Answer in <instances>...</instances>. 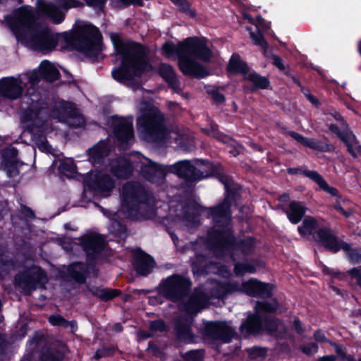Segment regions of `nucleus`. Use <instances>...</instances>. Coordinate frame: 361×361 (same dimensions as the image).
Returning <instances> with one entry per match:
<instances>
[{"instance_id":"a211bd4d","label":"nucleus","mask_w":361,"mask_h":361,"mask_svg":"<svg viewBox=\"0 0 361 361\" xmlns=\"http://www.w3.org/2000/svg\"><path fill=\"white\" fill-rule=\"evenodd\" d=\"M111 126L114 135L121 144L128 143L133 139L132 117L124 118L114 116L111 118Z\"/></svg>"},{"instance_id":"603ef678","label":"nucleus","mask_w":361,"mask_h":361,"mask_svg":"<svg viewBox=\"0 0 361 361\" xmlns=\"http://www.w3.org/2000/svg\"><path fill=\"white\" fill-rule=\"evenodd\" d=\"M59 6L66 11L71 8H77L83 6V4L78 0H59Z\"/></svg>"},{"instance_id":"0eeeda50","label":"nucleus","mask_w":361,"mask_h":361,"mask_svg":"<svg viewBox=\"0 0 361 361\" xmlns=\"http://www.w3.org/2000/svg\"><path fill=\"white\" fill-rule=\"evenodd\" d=\"M61 37L75 49L89 56H97L101 51V34L91 25L80 26L74 32H64Z\"/></svg>"},{"instance_id":"0e129e2a","label":"nucleus","mask_w":361,"mask_h":361,"mask_svg":"<svg viewBox=\"0 0 361 361\" xmlns=\"http://www.w3.org/2000/svg\"><path fill=\"white\" fill-rule=\"evenodd\" d=\"M319 187L326 192L331 194L333 196H336L338 193V190L334 188L329 185V184L324 180L322 183L319 185Z\"/></svg>"},{"instance_id":"4d7b16f0","label":"nucleus","mask_w":361,"mask_h":361,"mask_svg":"<svg viewBox=\"0 0 361 361\" xmlns=\"http://www.w3.org/2000/svg\"><path fill=\"white\" fill-rule=\"evenodd\" d=\"M267 350L264 348L255 347L250 350V356L252 359L258 357H264L267 355Z\"/></svg>"},{"instance_id":"e2e57ef3","label":"nucleus","mask_w":361,"mask_h":361,"mask_svg":"<svg viewBox=\"0 0 361 361\" xmlns=\"http://www.w3.org/2000/svg\"><path fill=\"white\" fill-rule=\"evenodd\" d=\"M206 258L202 255H197L195 259L192 260V265L196 267L197 269H201L204 267V262Z\"/></svg>"},{"instance_id":"423d86ee","label":"nucleus","mask_w":361,"mask_h":361,"mask_svg":"<svg viewBox=\"0 0 361 361\" xmlns=\"http://www.w3.org/2000/svg\"><path fill=\"white\" fill-rule=\"evenodd\" d=\"M240 289L238 282L220 283L211 279L207 282L204 289L200 287L194 290L183 308L188 314H196L207 305L210 298H221L228 294L238 292Z\"/></svg>"},{"instance_id":"6e6d98bb","label":"nucleus","mask_w":361,"mask_h":361,"mask_svg":"<svg viewBox=\"0 0 361 361\" xmlns=\"http://www.w3.org/2000/svg\"><path fill=\"white\" fill-rule=\"evenodd\" d=\"M114 348L111 346H103L98 349L94 356L96 360H98L102 357L110 355L113 353Z\"/></svg>"},{"instance_id":"49530a36","label":"nucleus","mask_w":361,"mask_h":361,"mask_svg":"<svg viewBox=\"0 0 361 361\" xmlns=\"http://www.w3.org/2000/svg\"><path fill=\"white\" fill-rule=\"evenodd\" d=\"M256 268L251 264L236 263L234 272L236 275H243L245 273H255Z\"/></svg>"},{"instance_id":"b1692460","label":"nucleus","mask_w":361,"mask_h":361,"mask_svg":"<svg viewBox=\"0 0 361 361\" xmlns=\"http://www.w3.org/2000/svg\"><path fill=\"white\" fill-rule=\"evenodd\" d=\"M37 5L39 12L46 16L53 23L59 24L63 21L65 13L56 4L50 1L39 0Z\"/></svg>"},{"instance_id":"4c0bfd02","label":"nucleus","mask_w":361,"mask_h":361,"mask_svg":"<svg viewBox=\"0 0 361 361\" xmlns=\"http://www.w3.org/2000/svg\"><path fill=\"white\" fill-rule=\"evenodd\" d=\"M317 228V220L312 216H306L302 225L298 226V230L300 235L305 236L312 234Z\"/></svg>"},{"instance_id":"7ed1b4c3","label":"nucleus","mask_w":361,"mask_h":361,"mask_svg":"<svg viewBox=\"0 0 361 361\" xmlns=\"http://www.w3.org/2000/svg\"><path fill=\"white\" fill-rule=\"evenodd\" d=\"M162 51L168 56L177 54L179 68L184 75L200 78L208 75L207 71L197 61L208 62L212 56V52L204 40L198 37H188L177 47L167 42L164 44Z\"/></svg>"},{"instance_id":"aec40b11","label":"nucleus","mask_w":361,"mask_h":361,"mask_svg":"<svg viewBox=\"0 0 361 361\" xmlns=\"http://www.w3.org/2000/svg\"><path fill=\"white\" fill-rule=\"evenodd\" d=\"M206 334L211 338L228 343L235 335L234 330L225 322H209L205 326Z\"/></svg>"},{"instance_id":"5701e85b","label":"nucleus","mask_w":361,"mask_h":361,"mask_svg":"<svg viewBox=\"0 0 361 361\" xmlns=\"http://www.w3.org/2000/svg\"><path fill=\"white\" fill-rule=\"evenodd\" d=\"M316 241L319 242L326 249L332 252H337L341 248L343 241H338L337 238L332 233L331 231L327 228H322L317 231L313 235Z\"/></svg>"},{"instance_id":"13d9d810","label":"nucleus","mask_w":361,"mask_h":361,"mask_svg":"<svg viewBox=\"0 0 361 361\" xmlns=\"http://www.w3.org/2000/svg\"><path fill=\"white\" fill-rule=\"evenodd\" d=\"M149 329L152 331H158L162 332L166 331V326L163 320L159 319L150 322Z\"/></svg>"},{"instance_id":"2f4dec72","label":"nucleus","mask_w":361,"mask_h":361,"mask_svg":"<svg viewBox=\"0 0 361 361\" xmlns=\"http://www.w3.org/2000/svg\"><path fill=\"white\" fill-rule=\"evenodd\" d=\"M88 267L81 262H75L69 265L68 275L77 283H84L86 281V275Z\"/></svg>"},{"instance_id":"4468645a","label":"nucleus","mask_w":361,"mask_h":361,"mask_svg":"<svg viewBox=\"0 0 361 361\" xmlns=\"http://www.w3.org/2000/svg\"><path fill=\"white\" fill-rule=\"evenodd\" d=\"M78 240L89 262H97L102 258V252L106 247V243L101 235L88 234L81 237Z\"/></svg>"},{"instance_id":"e433bc0d","label":"nucleus","mask_w":361,"mask_h":361,"mask_svg":"<svg viewBox=\"0 0 361 361\" xmlns=\"http://www.w3.org/2000/svg\"><path fill=\"white\" fill-rule=\"evenodd\" d=\"M227 69L229 72L242 73L245 76L248 73V67L240 60L238 54H233L231 56Z\"/></svg>"},{"instance_id":"dca6fc26","label":"nucleus","mask_w":361,"mask_h":361,"mask_svg":"<svg viewBox=\"0 0 361 361\" xmlns=\"http://www.w3.org/2000/svg\"><path fill=\"white\" fill-rule=\"evenodd\" d=\"M85 184L103 197H108L114 188V181L111 176L103 172L91 173L85 180Z\"/></svg>"},{"instance_id":"9d476101","label":"nucleus","mask_w":361,"mask_h":361,"mask_svg":"<svg viewBox=\"0 0 361 361\" xmlns=\"http://www.w3.org/2000/svg\"><path fill=\"white\" fill-rule=\"evenodd\" d=\"M191 282L187 278L174 274L164 280L160 285V293L173 302H178L188 295Z\"/></svg>"},{"instance_id":"774afa93","label":"nucleus","mask_w":361,"mask_h":361,"mask_svg":"<svg viewBox=\"0 0 361 361\" xmlns=\"http://www.w3.org/2000/svg\"><path fill=\"white\" fill-rule=\"evenodd\" d=\"M336 353L340 355L341 356L344 360H345L346 361H361V359H359L358 360H356L353 357H352L351 355H347L343 350L342 349L338 346V345H336Z\"/></svg>"},{"instance_id":"8fccbe9b","label":"nucleus","mask_w":361,"mask_h":361,"mask_svg":"<svg viewBox=\"0 0 361 361\" xmlns=\"http://www.w3.org/2000/svg\"><path fill=\"white\" fill-rule=\"evenodd\" d=\"M207 92L212 96V99L216 104H222L225 102V97L219 92V88L216 87H209L207 88Z\"/></svg>"},{"instance_id":"f257e3e1","label":"nucleus","mask_w":361,"mask_h":361,"mask_svg":"<svg viewBox=\"0 0 361 361\" xmlns=\"http://www.w3.org/2000/svg\"><path fill=\"white\" fill-rule=\"evenodd\" d=\"M9 25L18 41L33 49L48 53L58 44V34L46 25L35 24L32 7L26 6L15 10Z\"/></svg>"},{"instance_id":"1a4fd4ad","label":"nucleus","mask_w":361,"mask_h":361,"mask_svg":"<svg viewBox=\"0 0 361 361\" xmlns=\"http://www.w3.org/2000/svg\"><path fill=\"white\" fill-rule=\"evenodd\" d=\"M47 111L44 109L35 111L32 109L26 110L24 113L23 121L26 127L30 130L32 140L37 147L43 152L51 153L52 147L47 142L44 135L45 122L44 114Z\"/></svg>"},{"instance_id":"39448f33","label":"nucleus","mask_w":361,"mask_h":361,"mask_svg":"<svg viewBox=\"0 0 361 361\" xmlns=\"http://www.w3.org/2000/svg\"><path fill=\"white\" fill-rule=\"evenodd\" d=\"M123 212L130 218L152 219L156 212L150 206L151 200L147 197L144 187L138 182H127L122 188Z\"/></svg>"},{"instance_id":"473e14b6","label":"nucleus","mask_w":361,"mask_h":361,"mask_svg":"<svg viewBox=\"0 0 361 361\" xmlns=\"http://www.w3.org/2000/svg\"><path fill=\"white\" fill-rule=\"evenodd\" d=\"M183 224L191 231L199 226L198 212L193 207H185L183 208Z\"/></svg>"},{"instance_id":"338daca9","label":"nucleus","mask_w":361,"mask_h":361,"mask_svg":"<svg viewBox=\"0 0 361 361\" xmlns=\"http://www.w3.org/2000/svg\"><path fill=\"white\" fill-rule=\"evenodd\" d=\"M287 135L290 136L292 138L295 140L297 142L300 143L301 145H304V142H305L306 137H303L302 135L294 132V131H288L287 132Z\"/></svg>"},{"instance_id":"c85d7f7f","label":"nucleus","mask_w":361,"mask_h":361,"mask_svg":"<svg viewBox=\"0 0 361 361\" xmlns=\"http://www.w3.org/2000/svg\"><path fill=\"white\" fill-rule=\"evenodd\" d=\"M159 71L161 76L169 83L173 90L180 93V84L172 66L166 63H161L159 66Z\"/></svg>"},{"instance_id":"f704fd0d","label":"nucleus","mask_w":361,"mask_h":361,"mask_svg":"<svg viewBox=\"0 0 361 361\" xmlns=\"http://www.w3.org/2000/svg\"><path fill=\"white\" fill-rule=\"evenodd\" d=\"M89 153L92 163H100L102 159L108 155L109 148L106 143L99 142L90 149Z\"/></svg>"},{"instance_id":"f8f14e48","label":"nucleus","mask_w":361,"mask_h":361,"mask_svg":"<svg viewBox=\"0 0 361 361\" xmlns=\"http://www.w3.org/2000/svg\"><path fill=\"white\" fill-rule=\"evenodd\" d=\"M207 167V166L202 162L195 166L190 161L185 160L169 166V171L188 180L193 181L210 176L212 171H207L205 169Z\"/></svg>"},{"instance_id":"4be33fe9","label":"nucleus","mask_w":361,"mask_h":361,"mask_svg":"<svg viewBox=\"0 0 361 361\" xmlns=\"http://www.w3.org/2000/svg\"><path fill=\"white\" fill-rule=\"evenodd\" d=\"M18 150L15 147H8L2 152V167L9 177L18 174V169L23 163L18 158Z\"/></svg>"},{"instance_id":"09e8293b","label":"nucleus","mask_w":361,"mask_h":361,"mask_svg":"<svg viewBox=\"0 0 361 361\" xmlns=\"http://www.w3.org/2000/svg\"><path fill=\"white\" fill-rule=\"evenodd\" d=\"M204 350H190L183 356L185 361H203Z\"/></svg>"},{"instance_id":"58836bf2","label":"nucleus","mask_w":361,"mask_h":361,"mask_svg":"<svg viewBox=\"0 0 361 361\" xmlns=\"http://www.w3.org/2000/svg\"><path fill=\"white\" fill-rule=\"evenodd\" d=\"M88 290L92 293L93 295H97L98 298L103 300H111L120 294L118 290H108L99 288H87Z\"/></svg>"},{"instance_id":"37998d69","label":"nucleus","mask_w":361,"mask_h":361,"mask_svg":"<svg viewBox=\"0 0 361 361\" xmlns=\"http://www.w3.org/2000/svg\"><path fill=\"white\" fill-rule=\"evenodd\" d=\"M49 321L51 324L54 326H60L64 327H68L70 326L72 329L76 326V324L75 322H69L59 314L50 316L49 318Z\"/></svg>"},{"instance_id":"680f3d73","label":"nucleus","mask_w":361,"mask_h":361,"mask_svg":"<svg viewBox=\"0 0 361 361\" xmlns=\"http://www.w3.org/2000/svg\"><path fill=\"white\" fill-rule=\"evenodd\" d=\"M348 273L356 280L357 285L361 287V267L353 268Z\"/></svg>"},{"instance_id":"052dcab7","label":"nucleus","mask_w":361,"mask_h":361,"mask_svg":"<svg viewBox=\"0 0 361 361\" xmlns=\"http://www.w3.org/2000/svg\"><path fill=\"white\" fill-rule=\"evenodd\" d=\"M280 325L281 322L278 319H267L265 324L266 328L271 332L277 331Z\"/></svg>"},{"instance_id":"79ce46f5","label":"nucleus","mask_w":361,"mask_h":361,"mask_svg":"<svg viewBox=\"0 0 361 361\" xmlns=\"http://www.w3.org/2000/svg\"><path fill=\"white\" fill-rule=\"evenodd\" d=\"M244 77L245 79L252 82L258 88L265 89L269 83L267 78L262 77L256 73H247Z\"/></svg>"},{"instance_id":"72a5a7b5","label":"nucleus","mask_w":361,"mask_h":361,"mask_svg":"<svg viewBox=\"0 0 361 361\" xmlns=\"http://www.w3.org/2000/svg\"><path fill=\"white\" fill-rule=\"evenodd\" d=\"M40 73L45 80L52 82L58 79L59 72L57 68L49 61H44L41 63Z\"/></svg>"},{"instance_id":"5fc2aeb1","label":"nucleus","mask_w":361,"mask_h":361,"mask_svg":"<svg viewBox=\"0 0 361 361\" xmlns=\"http://www.w3.org/2000/svg\"><path fill=\"white\" fill-rule=\"evenodd\" d=\"M111 232L120 237L125 235L126 229L124 226L119 222L112 221L111 225Z\"/></svg>"},{"instance_id":"c756f323","label":"nucleus","mask_w":361,"mask_h":361,"mask_svg":"<svg viewBox=\"0 0 361 361\" xmlns=\"http://www.w3.org/2000/svg\"><path fill=\"white\" fill-rule=\"evenodd\" d=\"M306 207L300 202L292 201L286 211L288 219L292 224L299 223L306 212Z\"/></svg>"},{"instance_id":"6ab92c4d","label":"nucleus","mask_w":361,"mask_h":361,"mask_svg":"<svg viewBox=\"0 0 361 361\" xmlns=\"http://www.w3.org/2000/svg\"><path fill=\"white\" fill-rule=\"evenodd\" d=\"M168 171L169 166L159 165L148 159L145 158L140 163L142 176L152 183H158L163 180Z\"/></svg>"},{"instance_id":"cd10ccee","label":"nucleus","mask_w":361,"mask_h":361,"mask_svg":"<svg viewBox=\"0 0 361 361\" xmlns=\"http://www.w3.org/2000/svg\"><path fill=\"white\" fill-rule=\"evenodd\" d=\"M255 25L257 29V32H253L251 28L247 27V30L250 32V37L252 38L255 45L260 46L264 50H266L267 47V43L264 40L262 32L269 29L270 26L269 23H267L261 16L257 17Z\"/></svg>"},{"instance_id":"bf43d9fd","label":"nucleus","mask_w":361,"mask_h":361,"mask_svg":"<svg viewBox=\"0 0 361 361\" xmlns=\"http://www.w3.org/2000/svg\"><path fill=\"white\" fill-rule=\"evenodd\" d=\"M300 349L302 350V353H304L307 355H312L317 352V345L311 343L308 344L307 345H302L300 347Z\"/></svg>"},{"instance_id":"de8ad7c7","label":"nucleus","mask_w":361,"mask_h":361,"mask_svg":"<svg viewBox=\"0 0 361 361\" xmlns=\"http://www.w3.org/2000/svg\"><path fill=\"white\" fill-rule=\"evenodd\" d=\"M62 357L61 352L49 350L42 354L41 361H61Z\"/></svg>"},{"instance_id":"ddd939ff","label":"nucleus","mask_w":361,"mask_h":361,"mask_svg":"<svg viewBox=\"0 0 361 361\" xmlns=\"http://www.w3.org/2000/svg\"><path fill=\"white\" fill-rule=\"evenodd\" d=\"M255 310L256 314L249 316L246 321L241 324V332L245 336L259 332L262 329V322L259 314L261 312H275L276 306L275 303L257 302L255 305Z\"/></svg>"},{"instance_id":"393cba45","label":"nucleus","mask_w":361,"mask_h":361,"mask_svg":"<svg viewBox=\"0 0 361 361\" xmlns=\"http://www.w3.org/2000/svg\"><path fill=\"white\" fill-rule=\"evenodd\" d=\"M191 318L189 317H178L175 320V333L177 338L183 342H191L193 334L190 329Z\"/></svg>"},{"instance_id":"a18cd8bd","label":"nucleus","mask_w":361,"mask_h":361,"mask_svg":"<svg viewBox=\"0 0 361 361\" xmlns=\"http://www.w3.org/2000/svg\"><path fill=\"white\" fill-rule=\"evenodd\" d=\"M174 4H176L179 10L191 17L196 16L195 11L191 8L190 4L187 0H171Z\"/></svg>"},{"instance_id":"f3484780","label":"nucleus","mask_w":361,"mask_h":361,"mask_svg":"<svg viewBox=\"0 0 361 361\" xmlns=\"http://www.w3.org/2000/svg\"><path fill=\"white\" fill-rule=\"evenodd\" d=\"M53 117L72 128H79L84 124V118L79 114L75 105L69 102H61L59 109L54 111Z\"/></svg>"},{"instance_id":"ea45409f","label":"nucleus","mask_w":361,"mask_h":361,"mask_svg":"<svg viewBox=\"0 0 361 361\" xmlns=\"http://www.w3.org/2000/svg\"><path fill=\"white\" fill-rule=\"evenodd\" d=\"M303 145L310 149L320 152H331L334 149L333 145L327 142H322L319 140L307 137Z\"/></svg>"},{"instance_id":"9b49d317","label":"nucleus","mask_w":361,"mask_h":361,"mask_svg":"<svg viewBox=\"0 0 361 361\" xmlns=\"http://www.w3.org/2000/svg\"><path fill=\"white\" fill-rule=\"evenodd\" d=\"M47 281L46 274L37 267L27 269L15 277L16 285L27 293L36 288H44Z\"/></svg>"},{"instance_id":"a878e982","label":"nucleus","mask_w":361,"mask_h":361,"mask_svg":"<svg viewBox=\"0 0 361 361\" xmlns=\"http://www.w3.org/2000/svg\"><path fill=\"white\" fill-rule=\"evenodd\" d=\"M133 264L137 273L145 276L152 271L155 262L149 255L139 252L135 255Z\"/></svg>"},{"instance_id":"69168bd1","label":"nucleus","mask_w":361,"mask_h":361,"mask_svg":"<svg viewBox=\"0 0 361 361\" xmlns=\"http://www.w3.org/2000/svg\"><path fill=\"white\" fill-rule=\"evenodd\" d=\"M60 169L63 171L73 172L75 171L74 164L71 161H66L61 164Z\"/></svg>"},{"instance_id":"bb28decb","label":"nucleus","mask_w":361,"mask_h":361,"mask_svg":"<svg viewBox=\"0 0 361 361\" xmlns=\"http://www.w3.org/2000/svg\"><path fill=\"white\" fill-rule=\"evenodd\" d=\"M109 170L118 178H128L132 173L133 167L128 160L123 157H118L111 161Z\"/></svg>"},{"instance_id":"412c9836","label":"nucleus","mask_w":361,"mask_h":361,"mask_svg":"<svg viewBox=\"0 0 361 361\" xmlns=\"http://www.w3.org/2000/svg\"><path fill=\"white\" fill-rule=\"evenodd\" d=\"M240 288L238 291L244 292L250 296L262 298L271 296V286L269 283H262L257 279H250L240 285Z\"/></svg>"},{"instance_id":"f03ea898","label":"nucleus","mask_w":361,"mask_h":361,"mask_svg":"<svg viewBox=\"0 0 361 361\" xmlns=\"http://www.w3.org/2000/svg\"><path fill=\"white\" fill-rule=\"evenodd\" d=\"M230 206L231 200L228 197H226L222 203L209 209L214 225L213 230L208 233V246L219 256L224 255L226 251L231 249L240 250L243 254L249 255L255 249L254 238L246 237L234 244L230 226L231 221Z\"/></svg>"},{"instance_id":"6e6552de","label":"nucleus","mask_w":361,"mask_h":361,"mask_svg":"<svg viewBox=\"0 0 361 361\" xmlns=\"http://www.w3.org/2000/svg\"><path fill=\"white\" fill-rule=\"evenodd\" d=\"M137 126L144 139L149 142L164 141L171 135L164 115L157 109H150L143 113L137 118Z\"/></svg>"},{"instance_id":"a19ab883","label":"nucleus","mask_w":361,"mask_h":361,"mask_svg":"<svg viewBox=\"0 0 361 361\" xmlns=\"http://www.w3.org/2000/svg\"><path fill=\"white\" fill-rule=\"evenodd\" d=\"M346 252L348 259L353 264H358L361 262V252L357 249L350 247V245L345 242H342L341 248Z\"/></svg>"},{"instance_id":"20e7f679","label":"nucleus","mask_w":361,"mask_h":361,"mask_svg":"<svg viewBox=\"0 0 361 361\" xmlns=\"http://www.w3.org/2000/svg\"><path fill=\"white\" fill-rule=\"evenodd\" d=\"M117 56L121 66L112 71L113 78L127 86L138 87L137 78L147 69L146 51L142 45L132 41L114 40Z\"/></svg>"},{"instance_id":"2eb2a0df","label":"nucleus","mask_w":361,"mask_h":361,"mask_svg":"<svg viewBox=\"0 0 361 361\" xmlns=\"http://www.w3.org/2000/svg\"><path fill=\"white\" fill-rule=\"evenodd\" d=\"M26 87L22 76L6 77L0 80V98L13 101L21 97Z\"/></svg>"},{"instance_id":"c9c22d12","label":"nucleus","mask_w":361,"mask_h":361,"mask_svg":"<svg viewBox=\"0 0 361 361\" xmlns=\"http://www.w3.org/2000/svg\"><path fill=\"white\" fill-rule=\"evenodd\" d=\"M175 136L173 137L171 134L170 137L176 140V142L180 145L184 151H192L195 149L194 142L192 137L188 135L185 133H173Z\"/></svg>"},{"instance_id":"864d4df0","label":"nucleus","mask_w":361,"mask_h":361,"mask_svg":"<svg viewBox=\"0 0 361 361\" xmlns=\"http://www.w3.org/2000/svg\"><path fill=\"white\" fill-rule=\"evenodd\" d=\"M302 173L306 176L316 182L319 186L324 180L323 177L315 171L305 170Z\"/></svg>"},{"instance_id":"3c124183","label":"nucleus","mask_w":361,"mask_h":361,"mask_svg":"<svg viewBox=\"0 0 361 361\" xmlns=\"http://www.w3.org/2000/svg\"><path fill=\"white\" fill-rule=\"evenodd\" d=\"M18 76H22L23 78V81L27 80V82H25L26 84L30 83L31 85H35L40 80L39 73L37 71L24 73L22 75H19Z\"/></svg>"},{"instance_id":"7c9ffc66","label":"nucleus","mask_w":361,"mask_h":361,"mask_svg":"<svg viewBox=\"0 0 361 361\" xmlns=\"http://www.w3.org/2000/svg\"><path fill=\"white\" fill-rule=\"evenodd\" d=\"M347 128H343L342 134L340 135V138L343 140L347 147L348 152L353 157H357V152L361 150V146L359 145L355 135Z\"/></svg>"},{"instance_id":"c03bdc74","label":"nucleus","mask_w":361,"mask_h":361,"mask_svg":"<svg viewBox=\"0 0 361 361\" xmlns=\"http://www.w3.org/2000/svg\"><path fill=\"white\" fill-rule=\"evenodd\" d=\"M204 133L212 137H214L223 142L229 143L231 146H235V142L226 135H222L217 131L214 127L210 129L204 130Z\"/></svg>"}]
</instances>
